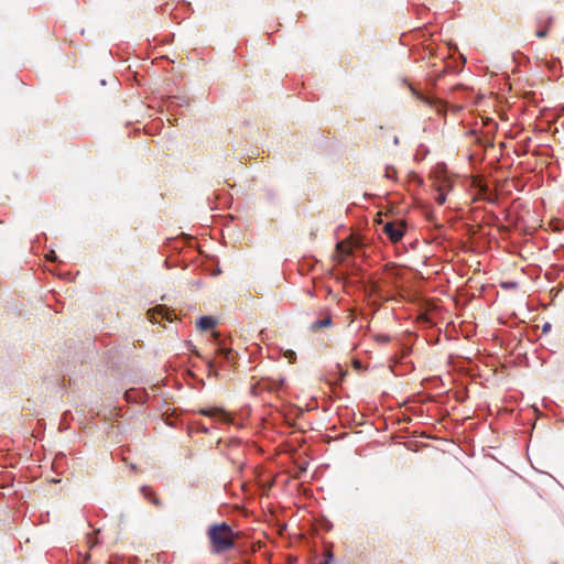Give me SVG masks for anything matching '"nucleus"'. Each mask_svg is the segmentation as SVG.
I'll return each instance as SVG.
<instances>
[{
	"instance_id": "7ed1b4c3",
	"label": "nucleus",
	"mask_w": 564,
	"mask_h": 564,
	"mask_svg": "<svg viewBox=\"0 0 564 564\" xmlns=\"http://www.w3.org/2000/svg\"><path fill=\"white\" fill-rule=\"evenodd\" d=\"M174 316V313L163 305H158L148 311V317L152 323H161L164 319L172 322Z\"/></svg>"
},
{
	"instance_id": "423d86ee",
	"label": "nucleus",
	"mask_w": 564,
	"mask_h": 564,
	"mask_svg": "<svg viewBox=\"0 0 564 564\" xmlns=\"http://www.w3.org/2000/svg\"><path fill=\"white\" fill-rule=\"evenodd\" d=\"M215 325L216 321L210 316H203L197 322L198 329L204 332L214 328Z\"/></svg>"
},
{
	"instance_id": "2eb2a0df",
	"label": "nucleus",
	"mask_w": 564,
	"mask_h": 564,
	"mask_svg": "<svg viewBox=\"0 0 564 564\" xmlns=\"http://www.w3.org/2000/svg\"><path fill=\"white\" fill-rule=\"evenodd\" d=\"M46 259L48 261H55L57 259L56 254H55V251L54 250H51L47 254H46Z\"/></svg>"
},
{
	"instance_id": "1a4fd4ad",
	"label": "nucleus",
	"mask_w": 564,
	"mask_h": 564,
	"mask_svg": "<svg viewBox=\"0 0 564 564\" xmlns=\"http://www.w3.org/2000/svg\"><path fill=\"white\" fill-rule=\"evenodd\" d=\"M336 251H337V253H339V254H340V256H343V257H344V256H347V254H349V253L351 252V250H350V249L346 246V243H345V242H343V241H341V242H338V243L336 245Z\"/></svg>"
},
{
	"instance_id": "0eeeda50",
	"label": "nucleus",
	"mask_w": 564,
	"mask_h": 564,
	"mask_svg": "<svg viewBox=\"0 0 564 564\" xmlns=\"http://www.w3.org/2000/svg\"><path fill=\"white\" fill-rule=\"evenodd\" d=\"M141 492L144 498L150 500L153 505L160 506V500L155 497L154 491L150 487L143 486Z\"/></svg>"
},
{
	"instance_id": "f03ea898",
	"label": "nucleus",
	"mask_w": 564,
	"mask_h": 564,
	"mask_svg": "<svg viewBox=\"0 0 564 564\" xmlns=\"http://www.w3.org/2000/svg\"><path fill=\"white\" fill-rule=\"evenodd\" d=\"M405 223L403 220L387 221L383 225V232L392 242L400 241L405 234Z\"/></svg>"
},
{
	"instance_id": "6ab92c4d",
	"label": "nucleus",
	"mask_w": 564,
	"mask_h": 564,
	"mask_svg": "<svg viewBox=\"0 0 564 564\" xmlns=\"http://www.w3.org/2000/svg\"><path fill=\"white\" fill-rule=\"evenodd\" d=\"M126 398H127V401H130V398H131V392L130 391L126 392Z\"/></svg>"
},
{
	"instance_id": "a211bd4d",
	"label": "nucleus",
	"mask_w": 564,
	"mask_h": 564,
	"mask_svg": "<svg viewBox=\"0 0 564 564\" xmlns=\"http://www.w3.org/2000/svg\"><path fill=\"white\" fill-rule=\"evenodd\" d=\"M200 431H202L203 433H206V434H207V433H209V429H208V427H206V426H202V427H200Z\"/></svg>"
},
{
	"instance_id": "f257e3e1",
	"label": "nucleus",
	"mask_w": 564,
	"mask_h": 564,
	"mask_svg": "<svg viewBox=\"0 0 564 564\" xmlns=\"http://www.w3.org/2000/svg\"><path fill=\"white\" fill-rule=\"evenodd\" d=\"M208 538L214 553L219 554L234 547L235 534L232 529L226 524H214L208 530Z\"/></svg>"
},
{
	"instance_id": "9b49d317",
	"label": "nucleus",
	"mask_w": 564,
	"mask_h": 564,
	"mask_svg": "<svg viewBox=\"0 0 564 564\" xmlns=\"http://www.w3.org/2000/svg\"><path fill=\"white\" fill-rule=\"evenodd\" d=\"M375 340L379 344H387L390 341V336L386 334H377Z\"/></svg>"
},
{
	"instance_id": "ddd939ff",
	"label": "nucleus",
	"mask_w": 564,
	"mask_h": 564,
	"mask_svg": "<svg viewBox=\"0 0 564 564\" xmlns=\"http://www.w3.org/2000/svg\"><path fill=\"white\" fill-rule=\"evenodd\" d=\"M333 560V553L332 551H326L324 554V560L321 561L318 564H330V561Z\"/></svg>"
},
{
	"instance_id": "412c9836",
	"label": "nucleus",
	"mask_w": 564,
	"mask_h": 564,
	"mask_svg": "<svg viewBox=\"0 0 564 564\" xmlns=\"http://www.w3.org/2000/svg\"><path fill=\"white\" fill-rule=\"evenodd\" d=\"M553 564H557V563H553Z\"/></svg>"
},
{
	"instance_id": "39448f33",
	"label": "nucleus",
	"mask_w": 564,
	"mask_h": 564,
	"mask_svg": "<svg viewBox=\"0 0 564 564\" xmlns=\"http://www.w3.org/2000/svg\"><path fill=\"white\" fill-rule=\"evenodd\" d=\"M452 188H453V182L446 174L442 173L436 176V180H435L436 192L448 193Z\"/></svg>"
},
{
	"instance_id": "aec40b11",
	"label": "nucleus",
	"mask_w": 564,
	"mask_h": 564,
	"mask_svg": "<svg viewBox=\"0 0 564 564\" xmlns=\"http://www.w3.org/2000/svg\"><path fill=\"white\" fill-rule=\"evenodd\" d=\"M550 327H551V326H550V324H545V325L543 326V332H546L547 329H550Z\"/></svg>"
},
{
	"instance_id": "dca6fc26",
	"label": "nucleus",
	"mask_w": 564,
	"mask_h": 564,
	"mask_svg": "<svg viewBox=\"0 0 564 564\" xmlns=\"http://www.w3.org/2000/svg\"><path fill=\"white\" fill-rule=\"evenodd\" d=\"M547 34V30L546 29H543V30H538L536 31V36L538 37H545Z\"/></svg>"
},
{
	"instance_id": "f8f14e48",
	"label": "nucleus",
	"mask_w": 564,
	"mask_h": 564,
	"mask_svg": "<svg viewBox=\"0 0 564 564\" xmlns=\"http://www.w3.org/2000/svg\"><path fill=\"white\" fill-rule=\"evenodd\" d=\"M446 192H437L435 200L438 205H444L446 202Z\"/></svg>"
},
{
	"instance_id": "f3484780",
	"label": "nucleus",
	"mask_w": 564,
	"mask_h": 564,
	"mask_svg": "<svg viewBox=\"0 0 564 564\" xmlns=\"http://www.w3.org/2000/svg\"><path fill=\"white\" fill-rule=\"evenodd\" d=\"M221 351L225 354L226 358H229L231 350L221 349Z\"/></svg>"
},
{
	"instance_id": "20e7f679",
	"label": "nucleus",
	"mask_w": 564,
	"mask_h": 564,
	"mask_svg": "<svg viewBox=\"0 0 564 564\" xmlns=\"http://www.w3.org/2000/svg\"><path fill=\"white\" fill-rule=\"evenodd\" d=\"M199 413L202 415L212 417L213 420H215L216 423L229 424L232 422V417L230 416V414L220 408L200 409Z\"/></svg>"
},
{
	"instance_id": "6e6552de",
	"label": "nucleus",
	"mask_w": 564,
	"mask_h": 564,
	"mask_svg": "<svg viewBox=\"0 0 564 564\" xmlns=\"http://www.w3.org/2000/svg\"><path fill=\"white\" fill-rule=\"evenodd\" d=\"M330 325H332V317L330 316H326L323 319H318V321H315L314 323H312L311 329L312 330H317L319 328L328 327Z\"/></svg>"
},
{
	"instance_id": "9d476101",
	"label": "nucleus",
	"mask_w": 564,
	"mask_h": 564,
	"mask_svg": "<svg viewBox=\"0 0 564 564\" xmlns=\"http://www.w3.org/2000/svg\"><path fill=\"white\" fill-rule=\"evenodd\" d=\"M384 176L389 180H394L397 177V170L392 166H387Z\"/></svg>"
},
{
	"instance_id": "4468645a",
	"label": "nucleus",
	"mask_w": 564,
	"mask_h": 564,
	"mask_svg": "<svg viewBox=\"0 0 564 564\" xmlns=\"http://www.w3.org/2000/svg\"><path fill=\"white\" fill-rule=\"evenodd\" d=\"M284 356H285V358H288V359H289V361H290V362H294V361H295V359H296V354H295V351H293V350H286V351L284 352Z\"/></svg>"
}]
</instances>
